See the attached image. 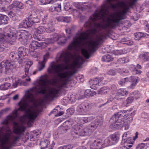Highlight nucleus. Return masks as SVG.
I'll return each instance as SVG.
<instances>
[{
	"mask_svg": "<svg viewBox=\"0 0 149 149\" xmlns=\"http://www.w3.org/2000/svg\"><path fill=\"white\" fill-rule=\"evenodd\" d=\"M91 38L89 33L83 32L74 37L73 40L68 46V50L63 52L57 59L58 61L63 63L67 65H56L54 62H52L47 69L49 74H57L59 79L58 80L55 78H52L50 80L41 79L38 85L31 88V91H36V93L44 94L49 89L48 93L45 96V99H50L56 97L59 91L67 87L69 78L76 73V68H80L84 61L83 58L78 56L72 64L67 65L73 56L69 51H77L86 43L88 45L87 49H83L81 52L86 58L88 59L91 53L95 52L96 49L98 48L100 42H102L106 38V35L102 34L97 37L95 40L86 41Z\"/></svg>",
	"mask_w": 149,
	"mask_h": 149,
	"instance_id": "obj_1",
	"label": "nucleus"
},
{
	"mask_svg": "<svg viewBox=\"0 0 149 149\" xmlns=\"http://www.w3.org/2000/svg\"><path fill=\"white\" fill-rule=\"evenodd\" d=\"M118 0H106L102 6L100 11H96L90 17V20L84 24L85 27L89 29L85 33H89L91 38L95 34L97 29L102 28L107 30L109 29L115 28L120 21L126 18V14L128 12L129 7L123 1L120 2L119 5L123 8L122 11L116 13L113 15L109 17V9L110 7L116 8L117 5L113 4L111 2L118 1Z\"/></svg>",
	"mask_w": 149,
	"mask_h": 149,
	"instance_id": "obj_2",
	"label": "nucleus"
},
{
	"mask_svg": "<svg viewBox=\"0 0 149 149\" xmlns=\"http://www.w3.org/2000/svg\"><path fill=\"white\" fill-rule=\"evenodd\" d=\"M27 101L31 102H34V95L32 93H29L26 96V98H23L22 100L18 104L19 106V108L13 111L11 115L7 117V120L12 121H13L17 117L18 111H27V108L29 105ZM27 116L29 120L28 122L29 124L30 122L33 123L35 120L38 116L39 111L37 107H36L33 108L32 111L30 109H27Z\"/></svg>",
	"mask_w": 149,
	"mask_h": 149,
	"instance_id": "obj_3",
	"label": "nucleus"
},
{
	"mask_svg": "<svg viewBox=\"0 0 149 149\" xmlns=\"http://www.w3.org/2000/svg\"><path fill=\"white\" fill-rule=\"evenodd\" d=\"M5 31L4 35L0 33V42H4L5 40L8 43L13 45L16 39H17L21 41L26 40L29 36V34L27 31H17L13 27L6 28Z\"/></svg>",
	"mask_w": 149,
	"mask_h": 149,
	"instance_id": "obj_4",
	"label": "nucleus"
},
{
	"mask_svg": "<svg viewBox=\"0 0 149 149\" xmlns=\"http://www.w3.org/2000/svg\"><path fill=\"white\" fill-rule=\"evenodd\" d=\"M102 122V118L99 117L84 129L81 125H75L73 128V134L80 136L89 135L98 126H101Z\"/></svg>",
	"mask_w": 149,
	"mask_h": 149,
	"instance_id": "obj_5",
	"label": "nucleus"
},
{
	"mask_svg": "<svg viewBox=\"0 0 149 149\" xmlns=\"http://www.w3.org/2000/svg\"><path fill=\"white\" fill-rule=\"evenodd\" d=\"M37 15L34 11H31L28 13V18L23 20L19 25L20 28H26L32 26L33 23H38L39 19Z\"/></svg>",
	"mask_w": 149,
	"mask_h": 149,
	"instance_id": "obj_6",
	"label": "nucleus"
},
{
	"mask_svg": "<svg viewBox=\"0 0 149 149\" xmlns=\"http://www.w3.org/2000/svg\"><path fill=\"white\" fill-rule=\"evenodd\" d=\"M67 38L61 36H58L56 33H54L52 35V37L50 38H48L47 42L49 44L53 43L55 41H60L58 44L62 45L64 44L66 42Z\"/></svg>",
	"mask_w": 149,
	"mask_h": 149,
	"instance_id": "obj_7",
	"label": "nucleus"
},
{
	"mask_svg": "<svg viewBox=\"0 0 149 149\" xmlns=\"http://www.w3.org/2000/svg\"><path fill=\"white\" fill-rule=\"evenodd\" d=\"M1 65L2 66L1 68L0 66V68L2 70V69L5 70L4 72L5 74H9L12 72L13 69L14 68L13 64L12 63L9 61H3L1 63Z\"/></svg>",
	"mask_w": 149,
	"mask_h": 149,
	"instance_id": "obj_8",
	"label": "nucleus"
},
{
	"mask_svg": "<svg viewBox=\"0 0 149 149\" xmlns=\"http://www.w3.org/2000/svg\"><path fill=\"white\" fill-rule=\"evenodd\" d=\"M93 106V104L92 103L86 104H81L77 107L76 111L81 114H84L87 111L90 110Z\"/></svg>",
	"mask_w": 149,
	"mask_h": 149,
	"instance_id": "obj_9",
	"label": "nucleus"
},
{
	"mask_svg": "<svg viewBox=\"0 0 149 149\" xmlns=\"http://www.w3.org/2000/svg\"><path fill=\"white\" fill-rule=\"evenodd\" d=\"M3 128L0 127V143L1 144V148L0 149H10L11 147V145L8 146H5L8 142V139L6 135L3 131Z\"/></svg>",
	"mask_w": 149,
	"mask_h": 149,
	"instance_id": "obj_10",
	"label": "nucleus"
},
{
	"mask_svg": "<svg viewBox=\"0 0 149 149\" xmlns=\"http://www.w3.org/2000/svg\"><path fill=\"white\" fill-rule=\"evenodd\" d=\"M103 77H100L90 80L89 82L91 88L95 90L97 89L99 86L103 84Z\"/></svg>",
	"mask_w": 149,
	"mask_h": 149,
	"instance_id": "obj_11",
	"label": "nucleus"
},
{
	"mask_svg": "<svg viewBox=\"0 0 149 149\" xmlns=\"http://www.w3.org/2000/svg\"><path fill=\"white\" fill-rule=\"evenodd\" d=\"M13 123L15 126L13 130L14 133L19 136L23 135L26 127L23 125H19L16 122Z\"/></svg>",
	"mask_w": 149,
	"mask_h": 149,
	"instance_id": "obj_12",
	"label": "nucleus"
},
{
	"mask_svg": "<svg viewBox=\"0 0 149 149\" xmlns=\"http://www.w3.org/2000/svg\"><path fill=\"white\" fill-rule=\"evenodd\" d=\"M9 57L12 62H16L18 61V62L19 64L22 63V61L20 60H19V56L18 55V52H15V51H13L10 53Z\"/></svg>",
	"mask_w": 149,
	"mask_h": 149,
	"instance_id": "obj_13",
	"label": "nucleus"
},
{
	"mask_svg": "<svg viewBox=\"0 0 149 149\" xmlns=\"http://www.w3.org/2000/svg\"><path fill=\"white\" fill-rule=\"evenodd\" d=\"M132 110H123V113L125 115L124 116H126L127 118V122L128 121L130 122L132 121L133 118L135 114V111H133L131 112Z\"/></svg>",
	"mask_w": 149,
	"mask_h": 149,
	"instance_id": "obj_14",
	"label": "nucleus"
},
{
	"mask_svg": "<svg viewBox=\"0 0 149 149\" xmlns=\"http://www.w3.org/2000/svg\"><path fill=\"white\" fill-rule=\"evenodd\" d=\"M102 140H95L91 145V149H101L102 148Z\"/></svg>",
	"mask_w": 149,
	"mask_h": 149,
	"instance_id": "obj_15",
	"label": "nucleus"
},
{
	"mask_svg": "<svg viewBox=\"0 0 149 149\" xmlns=\"http://www.w3.org/2000/svg\"><path fill=\"white\" fill-rule=\"evenodd\" d=\"M42 45V42H38L36 40H33L29 46L30 51H35L38 47H40Z\"/></svg>",
	"mask_w": 149,
	"mask_h": 149,
	"instance_id": "obj_16",
	"label": "nucleus"
},
{
	"mask_svg": "<svg viewBox=\"0 0 149 149\" xmlns=\"http://www.w3.org/2000/svg\"><path fill=\"white\" fill-rule=\"evenodd\" d=\"M127 124L124 121L123 118L119 119L114 124V127L115 128L119 129L123 127L124 125H127Z\"/></svg>",
	"mask_w": 149,
	"mask_h": 149,
	"instance_id": "obj_17",
	"label": "nucleus"
},
{
	"mask_svg": "<svg viewBox=\"0 0 149 149\" xmlns=\"http://www.w3.org/2000/svg\"><path fill=\"white\" fill-rule=\"evenodd\" d=\"M125 115L123 111L116 113L111 118V120H113L115 123L119 119V118L124 116Z\"/></svg>",
	"mask_w": 149,
	"mask_h": 149,
	"instance_id": "obj_18",
	"label": "nucleus"
},
{
	"mask_svg": "<svg viewBox=\"0 0 149 149\" xmlns=\"http://www.w3.org/2000/svg\"><path fill=\"white\" fill-rule=\"evenodd\" d=\"M49 54L47 53L43 57V60L41 62H39L38 67V70L41 71L44 68L45 64L48 58Z\"/></svg>",
	"mask_w": 149,
	"mask_h": 149,
	"instance_id": "obj_19",
	"label": "nucleus"
},
{
	"mask_svg": "<svg viewBox=\"0 0 149 149\" xmlns=\"http://www.w3.org/2000/svg\"><path fill=\"white\" fill-rule=\"evenodd\" d=\"M85 117H84L81 115H78L74 117V120L77 123L82 124L86 122Z\"/></svg>",
	"mask_w": 149,
	"mask_h": 149,
	"instance_id": "obj_20",
	"label": "nucleus"
},
{
	"mask_svg": "<svg viewBox=\"0 0 149 149\" xmlns=\"http://www.w3.org/2000/svg\"><path fill=\"white\" fill-rule=\"evenodd\" d=\"M12 7L18 8L20 9H22L24 8V5L21 2L15 1L10 6Z\"/></svg>",
	"mask_w": 149,
	"mask_h": 149,
	"instance_id": "obj_21",
	"label": "nucleus"
},
{
	"mask_svg": "<svg viewBox=\"0 0 149 149\" xmlns=\"http://www.w3.org/2000/svg\"><path fill=\"white\" fill-rule=\"evenodd\" d=\"M139 80L137 77L132 76H131L129 79H128V81L131 83L130 88H132L134 86Z\"/></svg>",
	"mask_w": 149,
	"mask_h": 149,
	"instance_id": "obj_22",
	"label": "nucleus"
},
{
	"mask_svg": "<svg viewBox=\"0 0 149 149\" xmlns=\"http://www.w3.org/2000/svg\"><path fill=\"white\" fill-rule=\"evenodd\" d=\"M33 63L31 61H29L28 62L25 64V69L24 72H25V75L23 76L22 77L23 78H24L25 77H26L28 76V77H29V76H28L29 74V70L32 64Z\"/></svg>",
	"mask_w": 149,
	"mask_h": 149,
	"instance_id": "obj_23",
	"label": "nucleus"
},
{
	"mask_svg": "<svg viewBox=\"0 0 149 149\" xmlns=\"http://www.w3.org/2000/svg\"><path fill=\"white\" fill-rule=\"evenodd\" d=\"M139 57L141 59L143 60L144 61H149V53L148 52H144L140 54Z\"/></svg>",
	"mask_w": 149,
	"mask_h": 149,
	"instance_id": "obj_24",
	"label": "nucleus"
},
{
	"mask_svg": "<svg viewBox=\"0 0 149 149\" xmlns=\"http://www.w3.org/2000/svg\"><path fill=\"white\" fill-rule=\"evenodd\" d=\"M8 18L6 15L0 14V25L7 24L8 23Z\"/></svg>",
	"mask_w": 149,
	"mask_h": 149,
	"instance_id": "obj_25",
	"label": "nucleus"
},
{
	"mask_svg": "<svg viewBox=\"0 0 149 149\" xmlns=\"http://www.w3.org/2000/svg\"><path fill=\"white\" fill-rule=\"evenodd\" d=\"M119 139V136L116 134H113L110 136L111 143L112 145L117 143Z\"/></svg>",
	"mask_w": 149,
	"mask_h": 149,
	"instance_id": "obj_26",
	"label": "nucleus"
},
{
	"mask_svg": "<svg viewBox=\"0 0 149 149\" xmlns=\"http://www.w3.org/2000/svg\"><path fill=\"white\" fill-rule=\"evenodd\" d=\"M102 148L112 145L111 140L109 138H107L104 140H102Z\"/></svg>",
	"mask_w": 149,
	"mask_h": 149,
	"instance_id": "obj_27",
	"label": "nucleus"
},
{
	"mask_svg": "<svg viewBox=\"0 0 149 149\" xmlns=\"http://www.w3.org/2000/svg\"><path fill=\"white\" fill-rule=\"evenodd\" d=\"M113 57L109 54H107L103 56L102 58V61L106 62H109L112 61L113 59Z\"/></svg>",
	"mask_w": 149,
	"mask_h": 149,
	"instance_id": "obj_28",
	"label": "nucleus"
},
{
	"mask_svg": "<svg viewBox=\"0 0 149 149\" xmlns=\"http://www.w3.org/2000/svg\"><path fill=\"white\" fill-rule=\"evenodd\" d=\"M127 94V92L124 88L119 89L118 91L116 96H123Z\"/></svg>",
	"mask_w": 149,
	"mask_h": 149,
	"instance_id": "obj_29",
	"label": "nucleus"
},
{
	"mask_svg": "<svg viewBox=\"0 0 149 149\" xmlns=\"http://www.w3.org/2000/svg\"><path fill=\"white\" fill-rule=\"evenodd\" d=\"M135 39L136 40H139L143 37L146 36V35L141 32H138L134 34Z\"/></svg>",
	"mask_w": 149,
	"mask_h": 149,
	"instance_id": "obj_30",
	"label": "nucleus"
},
{
	"mask_svg": "<svg viewBox=\"0 0 149 149\" xmlns=\"http://www.w3.org/2000/svg\"><path fill=\"white\" fill-rule=\"evenodd\" d=\"M46 31V28L43 26H39L35 29V31L39 34L43 33Z\"/></svg>",
	"mask_w": 149,
	"mask_h": 149,
	"instance_id": "obj_31",
	"label": "nucleus"
},
{
	"mask_svg": "<svg viewBox=\"0 0 149 149\" xmlns=\"http://www.w3.org/2000/svg\"><path fill=\"white\" fill-rule=\"evenodd\" d=\"M40 144L42 145L41 149H44L48 147V146L50 144V142L48 140H45L44 141L41 142Z\"/></svg>",
	"mask_w": 149,
	"mask_h": 149,
	"instance_id": "obj_32",
	"label": "nucleus"
},
{
	"mask_svg": "<svg viewBox=\"0 0 149 149\" xmlns=\"http://www.w3.org/2000/svg\"><path fill=\"white\" fill-rule=\"evenodd\" d=\"M107 89L106 87H104L97 91V93L99 95H102L107 93Z\"/></svg>",
	"mask_w": 149,
	"mask_h": 149,
	"instance_id": "obj_33",
	"label": "nucleus"
},
{
	"mask_svg": "<svg viewBox=\"0 0 149 149\" xmlns=\"http://www.w3.org/2000/svg\"><path fill=\"white\" fill-rule=\"evenodd\" d=\"M10 84L9 83H6L1 84L0 86V89L2 90H5L8 89L10 86Z\"/></svg>",
	"mask_w": 149,
	"mask_h": 149,
	"instance_id": "obj_34",
	"label": "nucleus"
},
{
	"mask_svg": "<svg viewBox=\"0 0 149 149\" xmlns=\"http://www.w3.org/2000/svg\"><path fill=\"white\" fill-rule=\"evenodd\" d=\"M23 50V48L21 47L18 49L17 51H15V52H18V55L19 56V61H20V59L21 61L22 57L23 56H24L23 54V52L22 51Z\"/></svg>",
	"mask_w": 149,
	"mask_h": 149,
	"instance_id": "obj_35",
	"label": "nucleus"
},
{
	"mask_svg": "<svg viewBox=\"0 0 149 149\" xmlns=\"http://www.w3.org/2000/svg\"><path fill=\"white\" fill-rule=\"evenodd\" d=\"M122 42H124L123 43L128 45H131L133 44V42L131 40H127L125 38H123L121 40Z\"/></svg>",
	"mask_w": 149,
	"mask_h": 149,
	"instance_id": "obj_36",
	"label": "nucleus"
},
{
	"mask_svg": "<svg viewBox=\"0 0 149 149\" xmlns=\"http://www.w3.org/2000/svg\"><path fill=\"white\" fill-rule=\"evenodd\" d=\"M141 68V65L138 64L137 65L136 67L133 70V71L135 74H140L141 72L140 70H138V69H140Z\"/></svg>",
	"mask_w": 149,
	"mask_h": 149,
	"instance_id": "obj_37",
	"label": "nucleus"
},
{
	"mask_svg": "<svg viewBox=\"0 0 149 149\" xmlns=\"http://www.w3.org/2000/svg\"><path fill=\"white\" fill-rule=\"evenodd\" d=\"M42 3L44 4H49V3H52L56 1L57 0H41Z\"/></svg>",
	"mask_w": 149,
	"mask_h": 149,
	"instance_id": "obj_38",
	"label": "nucleus"
},
{
	"mask_svg": "<svg viewBox=\"0 0 149 149\" xmlns=\"http://www.w3.org/2000/svg\"><path fill=\"white\" fill-rule=\"evenodd\" d=\"M85 94L88 96H92L94 95V93L89 90H86L85 92Z\"/></svg>",
	"mask_w": 149,
	"mask_h": 149,
	"instance_id": "obj_39",
	"label": "nucleus"
},
{
	"mask_svg": "<svg viewBox=\"0 0 149 149\" xmlns=\"http://www.w3.org/2000/svg\"><path fill=\"white\" fill-rule=\"evenodd\" d=\"M54 10L58 12H60L61 10V7L60 4L55 5L54 6Z\"/></svg>",
	"mask_w": 149,
	"mask_h": 149,
	"instance_id": "obj_40",
	"label": "nucleus"
},
{
	"mask_svg": "<svg viewBox=\"0 0 149 149\" xmlns=\"http://www.w3.org/2000/svg\"><path fill=\"white\" fill-rule=\"evenodd\" d=\"M128 81V78H126L124 79H121L118 82V84L121 85L123 86L124 85L126 82Z\"/></svg>",
	"mask_w": 149,
	"mask_h": 149,
	"instance_id": "obj_41",
	"label": "nucleus"
},
{
	"mask_svg": "<svg viewBox=\"0 0 149 149\" xmlns=\"http://www.w3.org/2000/svg\"><path fill=\"white\" fill-rule=\"evenodd\" d=\"M29 53L30 55L31 56L34 58H36L38 56V53L35 51H30L29 50Z\"/></svg>",
	"mask_w": 149,
	"mask_h": 149,
	"instance_id": "obj_42",
	"label": "nucleus"
},
{
	"mask_svg": "<svg viewBox=\"0 0 149 149\" xmlns=\"http://www.w3.org/2000/svg\"><path fill=\"white\" fill-rule=\"evenodd\" d=\"M147 143L146 144L143 143H140L137 146L136 149H142L146 145H147Z\"/></svg>",
	"mask_w": 149,
	"mask_h": 149,
	"instance_id": "obj_43",
	"label": "nucleus"
},
{
	"mask_svg": "<svg viewBox=\"0 0 149 149\" xmlns=\"http://www.w3.org/2000/svg\"><path fill=\"white\" fill-rule=\"evenodd\" d=\"M107 73L109 75L113 76L115 75L116 74L117 72L114 70L111 69Z\"/></svg>",
	"mask_w": 149,
	"mask_h": 149,
	"instance_id": "obj_44",
	"label": "nucleus"
},
{
	"mask_svg": "<svg viewBox=\"0 0 149 149\" xmlns=\"http://www.w3.org/2000/svg\"><path fill=\"white\" fill-rule=\"evenodd\" d=\"M126 59L125 58H120L117 60V63H123L126 62H127L129 61L127 60V61L125 60Z\"/></svg>",
	"mask_w": 149,
	"mask_h": 149,
	"instance_id": "obj_45",
	"label": "nucleus"
},
{
	"mask_svg": "<svg viewBox=\"0 0 149 149\" xmlns=\"http://www.w3.org/2000/svg\"><path fill=\"white\" fill-rule=\"evenodd\" d=\"M74 110L73 108L69 109L67 110V112L68 116L73 114L74 112Z\"/></svg>",
	"mask_w": 149,
	"mask_h": 149,
	"instance_id": "obj_46",
	"label": "nucleus"
},
{
	"mask_svg": "<svg viewBox=\"0 0 149 149\" xmlns=\"http://www.w3.org/2000/svg\"><path fill=\"white\" fill-rule=\"evenodd\" d=\"M33 37L35 39L37 40L38 41H42L43 39L42 37L40 35L39 36H36V35H34Z\"/></svg>",
	"mask_w": 149,
	"mask_h": 149,
	"instance_id": "obj_47",
	"label": "nucleus"
},
{
	"mask_svg": "<svg viewBox=\"0 0 149 149\" xmlns=\"http://www.w3.org/2000/svg\"><path fill=\"white\" fill-rule=\"evenodd\" d=\"M133 100L134 98L132 97H128L126 101V104H128L132 103L133 102Z\"/></svg>",
	"mask_w": 149,
	"mask_h": 149,
	"instance_id": "obj_48",
	"label": "nucleus"
},
{
	"mask_svg": "<svg viewBox=\"0 0 149 149\" xmlns=\"http://www.w3.org/2000/svg\"><path fill=\"white\" fill-rule=\"evenodd\" d=\"M132 146V144L131 143L130 144L127 145V146H121L120 147V149H130L129 148H131Z\"/></svg>",
	"mask_w": 149,
	"mask_h": 149,
	"instance_id": "obj_49",
	"label": "nucleus"
},
{
	"mask_svg": "<svg viewBox=\"0 0 149 149\" xmlns=\"http://www.w3.org/2000/svg\"><path fill=\"white\" fill-rule=\"evenodd\" d=\"M54 31V28L52 26L48 27L47 29H46V31L47 32L50 33L53 32Z\"/></svg>",
	"mask_w": 149,
	"mask_h": 149,
	"instance_id": "obj_50",
	"label": "nucleus"
},
{
	"mask_svg": "<svg viewBox=\"0 0 149 149\" xmlns=\"http://www.w3.org/2000/svg\"><path fill=\"white\" fill-rule=\"evenodd\" d=\"M74 6L77 8L80 9L82 7L81 4L79 2H75L74 3Z\"/></svg>",
	"mask_w": 149,
	"mask_h": 149,
	"instance_id": "obj_51",
	"label": "nucleus"
},
{
	"mask_svg": "<svg viewBox=\"0 0 149 149\" xmlns=\"http://www.w3.org/2000/svg\"><path fill=\"white\" fill-rule=\"evenodd\" d=\"M95 118V117L93 116L85 117V119H86V123L87 122L91 121L94 119Z\"/></svg>",
	"mask_w": 149,
	"mask_h": 149,
	"instance_id": "obj_52",
	"label": "nucleus"
},
{
	"mask_svg": "<svg viewBox=\"0 0 149 149\" xmlns=\"http://www.w3.org/2000/svg\"><path fill=\"white\" fill-rule=\"evenodd\" d=\"M137 0H131L130 1L128 2V4L130 7H132L135 4Z\"/></svg>",
	"mask_w": 149,
	"mask_h": 149,
	"instance_id": "obj_53",
	"label": "nucleus"
},
{
	"mask_svg": "<svg viewBox=\"0 0 149 149\" xmlns=\"http://www.w3.org/2000/svg\"><path fill=\"white\" fill-rule=\"evenodd\" d=\"M62 146L63 149H72L73 147L71 145H68Z\"/></svg>",
	"mask_w": 149,
	"mask_h": 149,
	"instance_id": "obj_54",
	"label": "nucleus"
},
{
	"mask_svg": "<svg viewBox=\"0 0 149 149\" xmlns=\"http://www.w3.org/2000/svg\"><path fill=\"white\" fill-rule=\"evenodd\" d=\"M127 135V134H124L122 136V143H125L127 141L126 140V136Z\"/></svg>",
	"mask_w": 149,
	"mask_h": 149,
	"instance_id": "obj_55",
	"label": "nucleus"
},
{
	"mask_svg": "<svg viewBox=\"0 0 149 149\" xmlns=\"http://www.w3.org/2000/svg\"><path fill=\"white\" fill-rule=\"evenodd\" d=\"M70 21V18L69 17H64L63 22L69 23Z\"/></svg>",
	"mask_w": 149,
	"mask_h": 149,
	"instance_id": "obj_56",
	"label": "nucleus"
},
{
	"mask_svg": "<svg viewBox=\"0 0 149 149\" xmlns=\"http://www.w3.org/2000/svg\"><path fill=\"white\" fill-rule=\"evenodd\" d=\"M8 15L11 18H12V19H15L14 17L15 14L13 12H10L8 13Z\"/></svg>",
	"mask_w": 149,
	"mask_h": 149,
	"instance_id": "obj_57",
	"label": "nucleus"
},
{
	"mask_svg": "<svg viewBox=\"0 0 149 149\" xmlns=\"http://www.w3.org/2000/svg\"><path fill=\"white\" fill-rule=\"evenodd\" d=\"M64 17L60 16L57 17L56 19L59 22H63Z\"/></svg>",
	"mask_w": 149,
	"mask_h": 149,
	"instance_id": "obj_58",
	"label": "nucleus"
},
{
	"mask_svg": "<svg viewBox=\"0 0 149 149\" xmlns=\"http://www.w3.org/2000/svg\"><path fill=\"white\" fill-rule=\"evenodd\" d=\"M64 9L66 10H68L70 9V6L69 3H67L64 6Z\"/></svg>",
	"mask_w": 149,
	"mask_h": 149,
	"instance_id": "obj_59",
	"label": "nucleus"
},
{
	"mask_svg": "<svg viewBox=\"0 0 149 149\" xmlns=\"http://www.w3.org/2000/svg\"><path fill=\"white\" fill-rule=\"evenodd\" d=\"M26 3L28 5H29L31 6H33L34 3L33 2L30 0H28L27 1H26Z\"/></svg>",
	"mask_w": 149,
	"mask_h": 149,
	"instance_id": "obj_60",
	"label": "nucleus"
},
{
	"mask_svg": "<svg viewBox=\"0 0 149 149\" xmlns=\"http://www.w3.org/2000/svg\"><path fill=\"white\" fill-rule=\"evenodd\" d=\"M31 8L33 10L32 11H34L36 12H38L39 10V9L38 8L33 6H31Z\"/></svg>",
	"mask_w": 149,
	"mask_h": 149,
	"instance_id": "obj_61",
	"label": "nucleus"
},
{
	"mask_svg": "<svg viewBox=\"0 0 149 149\" xmlns=\"http://www.w3.org/2000/svg\"><path fill=\"white\" fill-rule=\"evenodd\" d=\"M7 10V8L5 7H0V11L4 12Z\"/></svg>",
	"mask_w": 149,
	"mask_h": 149,
	"instance_id": "obj_62",
	"label": "nucleus"
},
{
	"mask_svg": "<svg viewBox=\"0 0 149 149\" xmlns=\"http://www.w3.org/2000/svg\"><path fill=\"white\" fill-rule=\"evenodd\" d=\"M19 84V82L18 81H15V82L13 83V86L14 88H16L17 86Z\"/></svg>",
	"mask_w": 149,
	"mask_h": 149,
	"instance_id": "obj_63",
	"label": "nucleus"
},
{
	"mask_svg": "<svg viewBox=\"0 0 149 149\" xmlns=\"http://www.w3.org/2000/svg\"><path fill=\"white\" fill-rule=\"evenodd\" d=\"M121 51L120 50H116L115 52V55H118L121 54Z\"/></svg>",
	"mask_w": 149,
	"mask_h": 149,
	"instance_id": "obj_64",
	"label": "nucleus"
}]
</instances>
